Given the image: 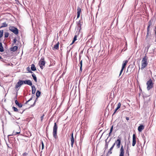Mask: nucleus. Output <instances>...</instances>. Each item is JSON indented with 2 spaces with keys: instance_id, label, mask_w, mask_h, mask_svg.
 <instances>
[{
  "instance_id": "16",
  "label": "nucleus",
  "mask_w": 156,
  "mask_h": 156,
  "mask_svg": "<svg viewBox=\"0 0 156 156\" xmlns=\"http://www.w3.org/2000/svg\"><path fill=\"white\" fill-rule=\"evenodd\" d=\"M31 87L32 88V94L34 95V94L36 91V88L35 87L34 85H33Z\"/></svg>"
},
{
  "instance_id": "43",
  "label": "nucleus",
  "mask_w": 156,
  "mask_h": 156,
  "mask_svg": "<svg viewBox=\"0 0 156 156\" xmlns=\"http://www.w3.org/2000/svg\"><path fill=\"white\" fill-rule=\"evenodd\" d=\"M24 110L23 111H22L21 110H20V109L19 110H18L19 112L21 114H22L23 113V112L24 111Z\"/></svg>"
},
{
  "instance_id": "58",
  "label": "nucleus",
  "mask_w": 156,
  "mask_h": 156,
  "mask_svg": "<svg viewBox=\"0 0 156 156\" xmlns=\"http://www.w3.org/2000/svg\"><path fill=\"white\" fill-rule=\"evenodd\" d=\"M38 98H37H37H36V99H35V100L34 101L35 102H36L37 101Z\"/></svg>"
},
{
  "instance_id": "40",
  "label": "nucleus",
  "mask_w": 156,
  "mask_h": 156,
  "mask_svg": "<svg viewBox=\"0 0 156 156\" xmlns=\"http://www.w3.org/2000/svg\"><path fill=\"white\" fill-rule=\"evenodd\" d=\"M46 136H47V137H48V130L47 129V127L46 128Z\"/></svg>"
},
{
  "instance_id": "28",
  "label": "nucleus",
  "mask_w": 156,
  "mask_h": 156,
  "mask_svg": "<svg viewBox=\"0 0 156 156\" xmlns=\"http://www.w3.org/2000/svg\"><path fill=\"white\" fill-rule=\"evenodd\" d=\"M32 76L33 78V79L35 81V82H37V77H36L35 75L34 74H32Z\"/></svg>"
},
{
  "instance_id": "51",
  "label": "nucleus",
  "mask_w": 156,
  "mask_h": 156,
  "mask_svg": "<svg viewBox=\"0 0 156 156\" xmlns=\"http://www.w3.org/2000/svg\"><path fill=\"white\" fill-rule=\"evenodd\" d=\"M115 144H116V143H115H115L113 144L111 147H112V148H113Z\"/></svg>"
},
{
  "instance_id": "14",
  "label": "nucleus",
  "mask_w": 156,
  "mask_h": 156,
  "mask_svg": "<svg viewBox=\"0 0 156 156\" xmlns=\"http://www.w3.org/2000/svg\"><path fill=\"white\" fill-rule=\"evenodd\" d=\"M128 62V60H126L123 62L122 68L123 69L126 67V66Z\"/></svg>"
},
{
  "instance_id": "22",
  "label": "nucleus",
  "mask_w": 156,
  "mask_h": 156,
  "mask_svg": "<svg viewBox=\"0 0 156 156\" xmlns=\"http://www.w3.org/2000/svg\"><path fill=\"white\" fill-rule=\"evenodd\" d=\"M18 47L16 46H14L13 48H10V50L13 51H16Z\"/></svg>"
},
{
  "instance_id": "52",
  "label": "nucleus",
  "mask_w": 156,
  "mask_h": 156,
  "mask_svg": "<svg viewBox=\"0 0 156 156\" xmlns=\"http://www.w3.org/2000/svg\"><path fill=\"white\" fill-rule=\"evenodd\" d=\"M115 144H116V143H115H115L113 144L111 147H112V148H113Z\"/></svg>"
},
{
  "instance_id": "47",
  "label": "nucleus",
  "mask_w": 156,
  "mask_h": 156,
  "mask_svg": "<svg viewBox=\"0 0 156 156\" xmlns=\"http://www.w3.org/2000/svg\"><path fill=\"white\" fill-rule=\"evenodd\" d=\"M112 133V132L110 131V132L108 134V137H107V139H108V137L111 135Z\"/></svg>"
},
{
  "instance_id": "57",
  "label": "nucleus",
  "mask_w": 156,
  "mask_h": 156,
  "mask_svg": "<svg viewBox=\"0 0 156 156\" xmlns=\"http://www.w3.org/2000/svg\"><path fill=\"white\" fill-rule=\"evenodd\" d=\"M17 97V94H16V96L14 98V100H15V99H16Z\"/></svg>"
},
{
  "instance_id": "6",
  "label": "nucleus",
  "mask_w": 156,
  "mask_h": 156,
  "mask_svg": "<svg viewBox=\"0 0 156 156\" xmlns=\"http://www.w3.org/2000/svg\"><path fill=\"white\" fill-rule=\"evenodd\" d=\"M77 26L76 27V29L77 31H78V32L77 33V34H79V32L81 29V25H82V23H81V22L80 21V20L79 21L77 22Z\"/></svg>"
},
{
  "instance_id": "38",
  "label": "nucleus",
  "mask_w": 156,
  "mask_h": 156,
  "mask_svg": "<svg viewBox=\"0 0 156 156\" xmlns=\"http://www.w3.org/2000/svg\"><path fill=\"white\" fill-rule=\"evenodd\" d=\"M130 70V72L131 71V68L130 67V66L129 65L127 68V72L128 70Z\"/></svg>"
},
{
  "instance_id": "9",
  "label": "nucleus",
  "mask_w": 156,
  "mask_h": 156,
  "mask_svg": "<svg viewBox=\"0 0 156 156\" xmlns=\"http://www.w3.org/2000/svg\"><path fill=\"white\" fill-rule=\"evenodd\" d=\"M124 150L123 148V147L122 145L120 150V154L119 156H124Z\"/></svg>"
},
{
  "instance_id": "8",
  "label": "nucleus",
  "mask_w": 156,
  "mask_h": 156,
  "mask_svg": "<svg viewBox=\"0 0 156 156\" xmlns=\"http://www.w3.org/2000/svg\"><path fill=\"white\" fill-rule=\"evenodd\" d=\"M118 138L119 139H118L116 141H115V143H116L117 148H119L120 147L121 139H120L119 137H118Z\"/></svg>"
},
{
  "instance_id": "37",
  "label": "nucleus",
  "mask_w": 156,
  "mask_h": 156,
  "mask_svg": "<svg viewBox=\"0 0 156 156\" xmlns=\"http://www.w3.org/2000/svg\"><path fill=\"white\" fill-rule=\"evenodd\" d=\"M44 115L43 114L41 117V122L44 119Z\"/></svg>"
},
{
  "instance_id": "3",
  "label": "nucleus",
  "mask_w": 156,
  "mask_h": 156,
  "mask_svg": "<svg viewBox=\"0 0 156 156\" xmlns=\"http://www.w3.org/2000/svg\"><path fill=\"white\" fill-rule=\"evenodd\" d=\"M45 62L44 60V58L42 57L41 58L40 60L39 61L38 65L39 66L40 68L42 69H43L45 66Z\"/></svg>"
},
{
  "instance_id": "35",
  "label": "nucleus",
  "mask_w": 156,
  "mask_h": 156,
  "mask_svg": "<svg viewBox=\"0 0 156 156\" xmlns=\"http://www.w3.org/2000/svg\"><path fill=\"white\" fill-rule=\"evenodd\" d=\"M33 99V96H32L28 101H27L26 103H25V104H27V103H28L29 101H31Z\"/></svg>"
},
{
  "instance_id": "7",
  "label": "nucleus",
  "mask_w": 156,
  "mask_h": 156,
  "mask_svg": "<svg viewBox=\"0 0 156 156\" xmlns=\"http://www.w3.org/2000/svg\"><path fill=\"white\" fill-rule=\"evenodd\" d=\"M23 83V80H19L15 85V89H17L18 87H20L21 85H22Z\"/></svg>"
},
{
  "instance_id": "18",
  "label": "nucleus",
  "mask_w": 156,
  "mask_h": 156,
  "mask_svg": "<svg viewBox=\"0 0 156 156\" xmlns=\"http://www.w3.org/2000/svg\"><path fill=\"white\" fill-rule=\"evenodd\" d=\"M8 26V24L5 22L1 24V25L0 26V29L4 27H6Z\"/></svg>"
},
{
  "instance_id": "31",
  "label": "nucleus",
  "mask_w": 156,
  "mask_h": 156,
  "mask_svg": "<svg viewBox=\"0 0 156 156\" xmlns=\"http://www.w3.org/2000/svg\"><path fill=\"white\" fill-rule=\"evenodd\" d=\"M108 143H106V144H105V147L104 148V149H105V150L104 151V152L105 151V150L108 148Z\"/></svg>"
},
{
  "instance_id": "27",
  "label": "nucleus",
  "mask_w": 156,
  "mask_h": 156,
  "mask_svg": "<svg viewBox=\"0 0 156 156\" xmlns=\"http://www.w3.org/2000/svg\"><path fill=\"white\" fill-rule=\"evenodd\" d=\"M41 92L39 90H37L36 93V95L37 98H38L41 95Z\"/></svg>"
},
{
  "instance_id": "62",
  "label": "nucleus",
  "mask_w": 156,
  "mask_h": 156,
  "mask_svg": "<svg viewBox=\"0 0 156 156\" xmlns=\"http://www.w3.org/2000/svg\"><path fill=\"white\" fill-rule=\"evenodd\" d=\"M101 156H103L102 155H101Z\"/></svg>"
},
{
  "instance_id": "10",
  "label": "nucleus",
  "mask_w": 156,
  "mask_h": 156,
  "mask_svg": "<svg viewBox=\"0 0 156 156\" xmlns=\"http://www.w3.org/2000/svg\"><path fill=\"white\" fill-rule=\"evenodd\" d=\"M24 83L27 84L32 87V82L30 80H26L23 81Z\"/></svg>"
},
{
  "instance_id": "60",
  "label": "nucleus",
  "mask_w": 156,
  "mask_h": 156,
  "mask_svg": "<svg viewBox=\"0 0 156 156\" xmlns=\"http://www.w3.org/2000/svg\"><path fill=\"white\" fill-rule=\"evenodd\" d=\"M1 58H2V57H1V56H0V59H1Z\"/></svg>"
},
{
  "instance_id": "55",
  "label": "nucleus",
  "mask_w": 156,
  "mask_h": 156,
  "mask_svg": "<svg viewBox=\"0 0 156 156\" xmlns=\"http://www.w3.org/2000/svg\"><path fill=\"white\" fill-rule=\"evenodd\" d=\"M143 140L144 141V143H145V142H146L145 141V137L144 136H143Z\"/></svg>"
},
{
  "instance_id": "29",
  "label": "nucleus",
  "mask_w": 156,
  "mask_h": 156,
  "mask_svg": "<svg viewBox=\"0 0 156 156\" xmlns=\"http://www.w3.org/2000/svg\"><path fill=\"white\" fill-rule=\"evenodd\" d=\"M3 30H0V39L2 37L3 35Z\"/></svg>"
},
{
  "instance_id": "20",
  "label": "nucleus",
  "mask_w": 156,
  "mask_h": 156,
  "mask_svg": "<svg viewBox=\"0 0 156 156\" xmlns=\"http://www.w3.org/2000/svg\"><path fill=\"white\" fill-rule=\"evenodd\" d=\"M59 42H58L56 44L54 45V47L53 48V49L57 50L58 49Z\"/></svg>"
},
{
  "instance_id": "15",
  "label": "nucleus",
  "mask_w": 156,
  "mask_h": 156,
  "mask_svg": "<svg viewBox=\"0 0 156 156\" xmlns=\"http://www.w3.org/2000/svg\"><path fill=\"white\" fill-rule=\"evenodd\" d=\"M77 18H78L80 15V13L81 11V9L80 7H78L77 9Z\"/></svg>"
},
{
  "instance_id": "2",
  "label": "nucleus",
  "mask_w": 156,
  "mask_h": 156,
  "mask_svg": "<svg viewBox=\"0 0 156 156\" xmlns=\"http://www.w3.org/2000/svg\"><path fill=\"white\" fill-rule=\"evenodd\" d=\"M57 129L58 126L56 124V123L55 122L54 123V125L53 127L52 133L54 137L56 139L58 137L57 135Z\"/></svg>"
},
{
  "instance_id": "41",
  "label": "nucleus",
  "mask_w": 156,
  "mask_h": 156,
  "mask_svg": "<svg viewBox=\"0 0 156 156\" xmlns=\"http://www.w3.org/2000/svg\"><path fill=\"white\" fill-rule=\"evenodd\" d=\"M123 69H122V68H121V69L120 70V74H119V76H120L121 75V74H122V72H123Z\"/></svg>"
},
{
  "instance_id": "53",
  "label": "nucleus",
  "mask_w": 156,
  "mask_h": 156,
  "mask_svg": "<svg viewBox=\"0 0 156 156\" xmlns=\"http://www.w3.org/2000/svg\"><path fill=\"white\" fill-rule=\"evenodd\" d=\"M126 153H128V155L129 154V149H128V148H127V149L126 150Z\"/></svg>"
},
{
  "instance_id": "36",
  "label": "nucleus",
  "mask_w": 156,
  "mask_h": 156,
  "mask_svg": "<svg viewBox=\"0 0 156 156\" xmlns=\"http://www.w3.org/2000/svg\"><path fill=\"white\" fill-rule=\"evenodd\" d=\"M27 70L29 71V73H33L30 70V68L29 67H28L27 68Z\"/></svg>"
},
{
  "instance_id": "33",
  "label": "nucleus",
  "mask_w": 156,
  "mask_h": 156,
  "mask_svg": "<svg viewBox=\"0 0 156 156\" xmlns=\"http://www.w3.org/2000/svg\"><path fill=\"white\" fill-rule=\"evenodd\" d=\"M17 41V39L16 38H15L13 40V43L12 44L13 46L14 44L16 43Z\"/></svg>"
},
{
  "instance_id": "46",
  "label": "nucleus",
  "mask_w": 156,
  "mask_h": 156,
  "mask_svg": "<svg viewBox=\"0 0 156 156\" xmlns=\"http://www.w3.org/2000/svg\"><path fill=\"white\" fill-rule=\"evenodd\" d=\"M80 67H82V61L81 60L80 62Z\"/></svg>"
},
{
  "instance_id": "23",
  "label": "nucleus",
  "mask_w": 156,
  "mask_h": 156,
  "mask_svg": "<svg viewBox=\"0 0 156 156\" xmlns=\"http://www.w3.org/2000/svg\"><path fill=\"white\" fill-rule=\"evenodd\" d=\"M20 133V131H19V132H15V131H14L12 133V135H9L8 136H12V135H16L17 134H19Z\"/></svg>"
},
{
  "instance_id": "13",
  "label": "nucleus",
  "mask_w": 156,
  "mask_h": 156,
  "mask_svg": "<svg viewBox=\"0 0 156 156\" xmlns=\"http://www.w3.org/2000/svg\"><path fill=\"white\" fill-rule=\"evenodd\" d=\"M152 25V21L150 20L148 22V26L147 27V31H150V27Z\"/></svg>"
},
{
  "instance_id": "61",
  "label": "nucleus",
  "mask_w": 156,
  "mask_h": 156,
  "mask_svg": "<svg viewBox=\"0 0 156 156\" xmlns=\"http://www.w3.org/2000/svg\"><path fill=\"white\" fill-rule=\"evenodd\" d=\"M16 1H18V0H15Z\"/></svg>"
},
{
  "instance_id": "25",
  "label": "nucleus",
  "mask_w": 156,
  "mask_h": 156,
  "mask_svg": "<svg viewBox=\"0 0 156 156\" xmlns=\"http://www.w3.org/2000/svg\"><path fill=\"white\" fill-rule=\"evenodd\" d=\"M113 149V148H112V147H111L110 148L107 153V156H108V155L109 154H111L112 153V150Z\"/></svg>"
},
{
  "instance_id": "48",
  "label": "nucleus",
  "mask_w": 156,
  "mask_h": 156,
  "mask_svg": "<svg viewBox=\"0 0 156 156\" xmlns=\"http://www.w3.org/2000/svg\"><path fill=\"white\" fill-rule=\"evenodd\" d=\"M82 71V67H80V72L81 73Z\"/></svg>"
},
{
  "instance_id": "21",
  "label": "nucleus",
  "mask_w": 156,
  "mask_h": 156,
  "mask_svg": "<svg viewBox=\"0 0 156 156\" xmlns=\"http://www.w3.org/2000/svg\"><path fill=\"white\" fill-rule=\"evenodd\" d=\"M31 70L33 71H35L36 70V69L34 64H32L31 65Z\"/></svg>"
},
{
  "instance_id": "12",
  "label": "nucleus",
  "mask_w": 156,
  "mask_h": 156,
  "mask_svg": "<svg viewBox=\"0 0 156 156\" xmlns=\"http://www.w3.org/2000/svg\"><path fill=\"white\" fill-rule=\"evenodd\" d=\"M70 140L71 141V146L72 147H73V145L74 143V139L73 136V133H72L71 135V137L70 138Z\"/></svg>"
},
{
  "instance_id": "24",
  "label": "nucleus",
  "mask_w": 156,
  "mask_h": 156,
  "mask_svg": "<svg viewBox=\"0 0 156 156\" xmlns=\"http://www.w3.org/2000/svg\"><path fill=\"white\" fill-rule=\"evenodd\" d=\"M77 35H78L77 34V33L76 32V35H75V36H74V37L73 40V41L72 42L71 44H73L77 40L76 38H77Z\"/></svg>"
},
{
  "instance_id": "11",
  "label": "nucleus",
  "mask_w": 156,
  "mask_h": 156,
  "mask_svg": "<svg viewBox=\"0 0 156 156\" xmlns=\"http://www.w3.org/2000/svg\"><path fill=\"white\" fill-rule=\"evenodd\" d=\"M136 135L135 134H133V142H132V146H134L136 144Z\"/></svg>"
},
{
  "instance_id": "32",
  "label": "nucleus",
  "mask_w": 156,
  "mask_h": 156,
  "mask_svg": "<svg viewBox=\"0 0 156 156\" xmlns=\"http://www.w3.org/2000/svg\"><path fill=\"white\" fill-rule=\"evenodd\" d=\"M12 108L13 109V110L15 112H18V110L15 107L13 106L12 107Z\"/></svg>"
},
{
  "instance_id": "30",
  "label": "nucleus",
  "mask_w": 156,
  "mask_h": 156,
  "mask_svg": "<svg viewBox=\"0 0 156 156\" xmlns=\"http://www.w3.org/2000/svg\"><path fill=\"white\" fill-rule=\"evenodd\" d=\"M9 35V33L8 32H5L4 34L5 38H7L8 37Z\"/></svg>"
},
{
  "instance_id": "39",
  "label": "nucleus",
  "mask_w": 156,
  "mask_h": 156,
  "mask_svg": "<svg viewBox=\"0 0 156 156\" xmlns=\"http://www.w3.org/2000/svg\"><path fill=\"white\" fill-rule=\"evenodd\" d=\"M41 144H42L41 149H42V150L44 148V143L42 141H41Z\"/></svg>"
},
{
  "instance_id": "56",
  "label": "nucleus",
  "mask_w": 156,
  "mask_h": 156,
  "mask_svg": "<svg viewBox=\"0 0 156 156\" xmlns=\"http://www.w3.org/2000/svg\"><path fill=\"white\" fill-rule=\"evenodd\" d=\"M126 119L127 120H129V118L128 117H126Z\"/></svg>"
},
{
  "instance_id": "54",
  "label": "nucleus",
  "mask_w": 156,
  "mask_h": 156,
  "mask_svg": "<svg viewBox=\"0 0 156 156\" xmlns=\"http://www.w3.org/2000/svg\"><path fill=\"white\" fill-rule=\"evenodd\" d=\"M111 138L109 140V141L108 142H107V140L108 139L107 138L106 140H105V144H106V143H108V142L111 140Z\"/></svg>"
},
{
  "instance_id": "17",
  "label": "nucleus",
  "mask_w": 156,
  "mask_h": 156,
  "mask_svg": "<svg viewBox=\"0 0 156 156\" xmlns=\"http://www.w3.org/2000/svg\"><path fill=\"white\" fill-rule=\"evenodd\" d=\"M144 126L143 125H141L139 126L138 130L139 132H141L144 129Z\"/></svg>"
},
{
  "instance_id": "49",
  "label": "nucleus",
  "mask_w": 156,
  "mask_h": 156,
  "mask_svg": "<svg viewBox=\"0 0 156 156\" xmlns=\"http://www.w3.org/2000/svg\"><path fill=\"white\" fill-rule=\"evenodd\" d=\"M113 126H112L111 127V129H110V131H111V132H112V130H113Z\"/></svg>"
},
{
  "instance_id": "45",
  "label": "nucleus",
  "mask_w": 156,
  "mask_h": 156,
  "mask_svg": "<svg viewBox=\"0 0 156 156\" xmlns=\"http://www.w3.org/2000/svg\"><path fill=\"white\" fill-rule=\"evenodd\" d=\"M149 31H147V35L146 36V38H147L148 36V35H149Z\"/></svg>"
},
{
  "instance_id": "59",
  "label": "nucleus",
  "mask_w": 156,
  "mask_h": 156,
  "mask_svg": "<svg viewBox=\"0 0 156 156\" xmlns=\"http://www.w3.org/2000/svg\"><path fill=\"white\" fill-rule=\"evenodd\" d=\"M8 113L9 115H11V113L9 112L8 111Z\"/></svg>"
},
{
  "instance_id": "34",
  "label": "nucleus",
  "mask_w": 156,
  "mask_h": 156,
  "mask_svg": "<svg viewBox=\"0 0 156 156\" xmlns=\"http://www.w3.org/2000/svg\"><path fill=\"white\" fill-rule=\"evenodd\" d=\"M121 103L120 102L117 105V108H120L121 106Z\"/></svg>"
},
{
  "instance_id": "42",
  "label": "nucleus",
  "mask_w": 156,
  "mask_h": 156,
  "mask_svg": "<svg viewBox=\"0 0 156 156\" xmlns=\"http://www.w3.org/2000/svg\"><path fill=\"white\" fill-rule=\"evenodd\" d=\"M28 154L27 153L25 152L23 154V156H27Z\"/></svg>"
},
{
  "instance_id": "50",
  "label": "nucleus",
  "mask_w": 156,
  "mask_h": 156,
  "mask_svg": "<svg viewBox=\"0 0 156 156\" xmlns=\"http://www.w3.org/2000/svg\"><path fill=\"white\" fill-rule=\"evenodd\" d=\"M36 102L34 101V104L33 105H31L30 107H33L35 105Z\"/></svg>"
},
{
  "instance_id": "5",
  "label": "nucleus",
  "mask_w": 156,
  "mask_h": 156,
  "mask_svg": "<svg viewBox=\"0 0 156 156\" xmlns=\"http://www.w3.org/2000/svg\"><path fill=\"white\" fill-rule=\"evenodd\" d=\"M9 29L16 35H17L19 33V30L17 28L14 27L10 26L9 27Z\"/></svg>"
},
{
  "instance_id": "4",
  "label": "nucleus",
  "mask_w": 156,
  "mask_h": 156,
  "mask_svg": "<svg viewBox=\"0 0 156 156\" xmlns=\"http://www.w3.org/2000/svg\"><path fill=\"white\" fill-rule=\"evenodd\" d=\"M147 89L148 90H150L154 86V83L151 79H150L147 82Z\"/></svg>"
},
{
  "instance_id": "44",
  "label": "nucleus",
  "mask_w": 156,
  "mask_h": 156,
  "mask_svg": "<svg viewBox=\"0 0 156 156\" xmlns=\"http://www.w3.org/2000/svg\"><path fill=\"white\" fill-rule=\"evenodd\" d=\"M118 109H119V108H116L115 109V111H114V112L113 113V114L112 115H114L115 113L117 111Z\"/></svg>"
},
{
  "instance_id": "1",
  "label": "nucleus",
  "mask_w": 156,
  "mask_h": 156,
  "mask_svg": "<svg viewBox=\"0 0 156 156\" xmlns=\"http://www.w3.org/2000/svg\"><path fill=\"white\" fill-rule=\"evenodd\" d=\"M148 58L146 54H145L141 61V69H143L147 66L148 65Z\"/></svg>"
},
{
  "instance_id": "19",
  "label": "nucleus",
  "mask_w": 156,
  "mask_h": 156,
  "mask_svg": "<svg viewBox=\"0 0 156 156\" xmlns=\"http://www.w3.org/2000/svg\"><path fill=\"white\" fill-rule=\"evenodd\" d=\"M15 103L19 107L21 108L22 106V105L21 103H19L17 100L15 101Z\"/></svg>"
},
{
  "instance_id": "26",
  "label": "nucleus",
  "mask_w": 156,
  "mask_h": 156,
  "mask_svg": "<svg viewBox=\"0 0 156 156\" xmlns=\"http://www.w3.org/2000/svg\"><path fill=\"white\" fill-rule=\"evenodd\" d=\"M4 51V48L2 43L0 42V51L2 52Z\"/></svg>"
}]
</instances>
